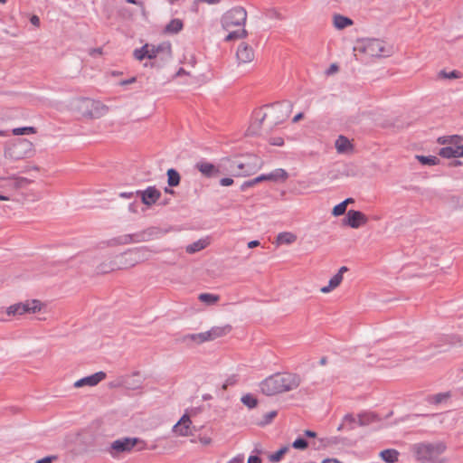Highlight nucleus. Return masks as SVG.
Returning a JSON list of instances; mask_svg holds the SVG:
<instances>
[{
	"instance_id": "b1692460",
	"label": "nucleus",
	"mask_w": 463,
	"mask_h": 463,
	"mask_svg": "<svg viewBox=\"0 0 463 463\" xmlns=\"http://www.w3.org/2000/svg\"><path fill=\"white\" fill-rule=\"evenodd\" d=\"M376 420V415L373 412L364 411L357 415V425L367 426Z\"/></svg>"
},
{
	"instance_id": "37998d69",
	"label": "nucleus",
	"mask_w": 463,
	"mask_h": 463,
	"mask_svg": "<svg viewBox=\"0 0 463 463\" xmlns=\"http://www.w3.org/2000/svg\"><path fill=\"white\" fill-rule=\"evenodd\" d=\"M207 341H211L207 331L196 334V344H202Z\"/></svg>"
},
{
	"instance_id": "de8ad7c7",
	"label": "nucleus",
	"mask_w": 463,
	"mask_h": 463,
	"mask_svg": "<svg viewBox=\"0 0 463 463\" xmlns=\"http://www.w3.org/2000/svg\"><path fill=\"white\" fill-rule=\"evenodd\" d=\"M441 74L444 78L447 79H456L458 77V72L456 71H450L449 73L442 71Z\"/></svg>"
},
{
	"instance_id": "c03bdc74",
	"label": "nucleus",
	"mask_w": 463,
	"mask_h": 463,
	"mask_svg": "<svg viewBox=\"0 0 463 463\" xmlns=\"http://www.w3.org/2000/svg\"><path fill=\"white\" fill-rule=\"evenodd\" d=\"M266 16L269 18V19H281V15L280 14L275 10V9H269L267 11L266 13Z\"/></svg>"
},
{
	"instance_id": "2f4dec72",
	"label": "nucleus",
	"mask_w": 463,
	"mask_h": 463,
	"mask_svg": "<svg viewBox=\"0 0 463 463\" xmlns=\"http://www.w3.org/2000/svg\"><path fill=\"white\" fill-rule=\"evenodd\" d=\"M288 451V447L284 446L280 448L277 452L270 454L269 456V459L272 463H278L281 460V458L284 454H286Z\"/></svg>"
},
{
	"instance_id": "c756f323",
	"label": "nucleus",
	"mask_w": 463,
	"mask_h": 463,
	"mask_svg": "<svg viewBox=\"0 0 463 463\" xmlns=\"http://www.w3.org/2000/svg\"><path fill=\"white\" fill-rule=\"evenodd\" d=\"M296 239L295 234L287 232H280L277 237V241L279 244H290L294 242Z\"/></svg>"
},
{
	"instance_id": "6e6d98bb",
	"label": "nucleus",
	"mask_w": 463,
	"mask_h": 463,
	"mask_svg": "<svg viewBox=\"0 0 463 463\" xmlns=\"http://www.w3.org/2000/svg\"><path fill=\"white\" fill-rule=\"evenodd\" d=\"M195 1L199 2V3H205L208 5H217V4L221 3L222 0H195Z\"/></svg>"
},
{
	"instance_id": "393cba45",
	"label": "nucleus",
	"mask_w": 463,
	"mask_h": 463,
	"mask_svg": "<svg viewBox=\"0 0 463 463\" xmlns=\"http://www.w3.org/2000/svg\"><path fill=\"white\" fill-rule=\"evenodd\" d=\"M333 24H334V26L336 29L342 30V29H345V27H347L349 25H352L353 24V21L350 18L346 17V16H344V15H341V14H335L333 17Z\"/></svg>"
},
{
	"instance_id": "ddd939ff",
	"label": "nucleus",
	"mask_w": 463,
	"mask_h": 463,
	"mask_svg": "<svg viewBox=\"0 0 463 463\" xmlns=\"http://www.w3.org/2000/svg\"><path fill=\"white\" fill-rule=\"evenodd\" d=\"M236 57L239 63H248L254 59V51L248 43H241L237 49Z\"/></svg>"
},
{
	"instance_id": "1a4fd4ad",
	"label": "nucleus",
	"mask_w": 463,
	"mask_h": 463,
	"mask_svg": "<svg viewBox=\"0 0 463 463\" xmlns=\"http://www.w3.org/2000/svg\"><path fill=\"white\" fill-rule=\"evenodd\" d=\"M368 222V218L360 211L349 210L343 220V224L353 229H357Z\"/></svg>"
},
{
	"instance_id": "a211bd4d",
	"label": "nucleus",
	"mask_w": 463,
	"mask_h": 463,
	"mask_svg": "<svg viewBox=\"0 0 463 463\" xmlns=\"http://www.w3.org/2000/svg\"><path fill=\"white\" fill-rule=\"evenodd\" d=\"M335 146L339 154H346L353 150L350 140L345 136H339L335 140Z\"/></svg>"
},
{
	"instance_id": "774afa93",
	"label": "nucleus",
	"mask_w": 463,
	"mask_h": 463,
	"mask_svg": "<svg viewBox=\"0 0 463 463\" xmlns=\"http://www.w3.org/2000/svg\"><path fill=\"white\" fill-rule=\"evenodd\" d=\"M337 70V66L335 64H332L329 70V72L335 71Z\"/></svg>"
},
{
	"instance_id": "69168bd1",
	"label": "nucleus",
	"mask_w": 463,
	"mask_h": 463,
	"mask_svg": "<svg viewBox=\"0 0 463 463\" xmlns=\"http://www.w3.org/2000/svg\"><path fill=\"white\" fill-rule=\"evenodd\" d=\"M346 271H347V268L345 266H343L339 269V270L336 274H341V278L343 279V274Z\"/></svg>"
},
{
	"instance_id": "20e7f679",
	"label": "nucleus",
	"mask_w": 463,
	"mask_h": 463,
	"mask_svg": "<svg viewBox=\"0 0 463 463\" xmlns=\"http://www.w3.org/2000/svg\"><path fill=\"white\" fill-rule=\"evenodd\" d=\"M138 444H141V446L137 449L138 451L146 449V443L144 440L138 438L124 437L111 442L107 451L113 458H116L121 453L130 452L133 448Z\"/></svg>"
},
{
	"instance_id": "9b49d317",
	"label": "nucleus",
	"mask_w": 463,
	"mask_h": 463,
	"mask_svg": "<svg viewBox=\"0 0 463 463\" xmlns=\"http://www.w3.org/2000/svg\"><path fill=\"white\" fill-rule=\"evenodd\" d=\"M136 194L141 196L142 203L147 206L156 203L161 196L160 191L155 186H148L145 190H137Z\"/></svg>"
},
{
	"instance_id": "6ab92c4d",
	"label": "nucleus",
	"mask_w": 463,
	"mask_h": 463,
	"mask_svg": "<svg viewBox=\"0 0 463 463\" xmlns=\"http://www.w3.org/2000/svg\"><path fill=\"white\" fill-rule=\"evenodd\" d=\"M196 168L205 176L211 177L218 174V169L209 162L201 161L196 164Z\"/></svg>"
},
{
	"instance_id": "a18cd8bd",
	"label": "nucleus",
	"mask_w": 463,
	"mask_h": 463,
	"mask_svg": "<svg viewBox=\"0 0 463 463\" xmlns=\"http://www.w3.org/2000/svg\"><path fill=\"white\" fill-rule=\"evenodd\" d=\"M449 396L448 393H438L433 397L434 403H439Z\"/></svg>"
},
{
	"instance_id": "c9c22d12",
	"label": "nucleus",
	"mask_w": 463,
	"mask_h": 463,
	"mask_svg": "<svg viewBox=\"0 0 463 463\" xmlns=\"http://www.w3.org/2000/svg\"><path fill=\"white\" fill-rule=\"evenodd\" d=\"M416 158L423 165H435L439 159L438 157L436 156H417Z\"/></svg>"
},
{
	"instance_id": "4d7b16f0",
	"label": "nucleus",
	"mask_w": 463,
	"mask_h": 463,
	"mask_svg": "<svg viewBox=\"0 0 463 463\" xmlns=\"http://www.w3.org/2000/svg\"><path fill=\"white\" fill-rule=\"evenodd\" d=\"M30 22L35 26L40 25V19L37 15H33L30 19Z\"/></svg>"
},
{
	"instance_id": "864d4df0",
	"label": "nucleus",
	"mask_w": 463,
	"mask_h": 463,
	"mask_svg": "<svg viewBox=\"0 0 463 463\" xmlns=\"http://www.w3.org/2000/svg\"><path fill=\"white\" fill-rule=\"evenodd\" d=\"M134 195L133 192H122L119 194V196L124 199H130Z\"/></svg>"
},
{
	"instance_id": "aec40b11",
	"label": "nucleus",
	"mask_w": 463,
	"mask_h": 463,
	"mask_svg": "<svg viewBox=\"0 0 463 463\" xmlns=\"http://www.w3.org/2000/svg\"><path fill=\"white\" fill-rule=\"evenodd\" d=\"M270 113L269 110L265 109V107L262 109H258L254 110L252 115V127L260 128L265 118H269Z\"/></svg>"
},
{
	"instance_id": "bb28decb",
	"label": "nucleus",
	"mask_w": 463,
	"mask_h": 463,
	"mask_svg": "<svg viewBox=\"0 0 463 463\" xmlns=\"http://www.w3.org/2000/svg\"><path fill=\"white\" fill-rule=\"evenodd\" d=\"M342 278H341V274H335L330 279H329V282H328V285L327 286H325L323 288H321V292L322 293H329L331 292L333 289H335V288H337L340 283L342 282Z\"/></svg>"
},
{
	"instance_id": "09e8293b",
	"label": "nucleus",
	"mask_w": 463,
	"mask_h": 463,
	"mask_svg": "<svg viewBox=\"0 0 463 463\" xmlns=\"http://www.w3.org/2000/svg\"><path fill=\"white\" fill-rule=\"evenodd\" d=\"M232 184H233V179L230 178V177H224L220 180V184L222 186H229V185H232Z\"/></svg>"
},
{
	"instance_id": "052dcab7",
	"label": "nucleus",
	"mask_w": 463,
	"mask_h": 463,
	"mask_svg": "<svg viewBox=\"0 0 463 463\" xmlns=\"http://www.w3.org/2000/svg\"><path fill=\"white\" fill-rule=\"evenodd\" d=\"M305 435L309 438H315L317 436V433L313 430H306Z\"/></svg>"
},
{
	"instance_id": "a878e982",
	"label": "nucleus",
	"mask_w": 463,
	"mask_h": 463,
	"mask_svg": "<svg viewBox=\"0 0 463 463\" xmlns=\"http://www.w3.org/2000/svg\"><path fill=\"white\" fill-rule=\"evenodd\" d=\"M380 457L387 463H395L398 461L399 452L393 449H387L381 451Z\"/></svg>"
},
{
	"instance_id": "680f3d73",
	"label": "nucleus",
	"mask_w": 463,
	"mask_h": 463,
	"mask_svg": "<svg viewBox=\"0 0 463 463\" xmlns=\"http://www.w3.org/2000/svg\"><path fill=\"white\" fill-rule=\"evenodd\" d=\"M322 463H342L335 458H326L322 461Z\"/></svg>"
},
{
	"instance_id": "dca6fc26",
	"label": "nucleus",
	"mask_w": 463,
	"mask_h": 463,
	"mask_svg": "<svg viewBox=\"0 0 463 463\" xmlns=\"http://www.w3.org/2000/svg\"><path fill=\"white\" fill-rule=\"evenodd\" d=\"M439 156L444 158H457L463 156V145L462 146H448L439 150Z\"/></svg>"
},
{
	"instance_id": "e2e57ef3",
	"label": "nucleus",
	"mask_w": 463,
	"mask_h": 463,
	"mask_svg": "<svg viewBox=\"0 0 463 463\" xmlns=\"http://www.w3.org/2000/svg\"><path fill=\"white\" fill-rule=\"evenodd\" d=\"M303 118V113H298L297 114L294 118H293V122L294 123H297L299 119H301Z\"/></svg>"
},
{
	"instance_id": "412c9836",
	"label": "nucleus",
	"mask_w": 463,
	"mask_h": 463,
	"mask_svg": "<svg viewBox=\"0 0 463 463\" xmlns=\"http://www.w3.org/2000/svg\"><path fill=\"white\" fill-rule=\"evenodd\" d=\"M232 327L229 325H225L222 326H213L210 330H208V335L210 337V340H214L218 337L226 335L228 333H230Z\"/></svg>"
},
{
	"instance_id": "0e129e2a",
	"label": "nucleus",
	"mask_w": 463,
	"mask_h": 463,
	"mask_svg": "<svg viewBox=\"0 0 463 463\" xmlns=\"http://www.w3.org/2000/svg\"><path fill=\"white\" fill-rule=\"evenodd\" d=\"M184 74H188V73H187V72H186L183 68H180V69L177 71V72H176L175 76H176V77H179V76H182V75H184Z\"/></svg>"
},
{
	"instance_id": "f257e3e1",
	"label": "nucleus",
	"mask_w": 463,
	"mask_h": 463,
	"mask_svg": "<svg viewBox=\"0 0 463 463\" xmlns=\"http://www.w3.org/2000/svg\"><path fill=\"white\" fill-rule=\"evenodd\" d=\"M300 384V377L295 373H275L260 383V392L272 396L298 388Z\"/></svg>"
},
{
	"instance_id": "f8f14e48",
	"label": "nucleus",
	"mask_w": 463,
	"mask_h": 463,
	"mask_svg": "<svg viewBox=\"0 0 463 463\" xmlns=\"http://www.w3.org/2000/svg\"><path fill=\"white\" fill-rule=\"evenodd\" d=\"M28 184V180L24 177L10 175L7 177H0V187L7 190H15Z\"/></svg>"
},
{
	"instance_id": "5fc2aeb1",
	"label": "nucleus",
	"mask_w": 463,
	"mask_h": 463,
	"mask_svg": "<svg viewBox=\"0 0 463 463\" xmlns=\"http://www.w3.org/2000/svg\"><path fill=\"white\" fill-rule=\"evenodd\" d=\"M248 463H261V460L258 456H250Z\"/></svg>"
},
{
	"instance_id": "cd10ccee",
	"label": "nucleus",
	"mask_w": 463,
	"mask_h": 463,
	"mask_svg": "<svg viewBox=\"0 0 463 463\" xmlns=\"http://www.w3.org/2000/svg\"><path fill=\"white\" fill-rule=\"evenodd\" d=\"M183 28V23L179 19H173L165 26V32L168 33H177Z\"/></svg>"
},
{
	"instance_id": "4c0bfd02",
	"label": "nucleus",
	"mask_w": 463,
	"mask_h": 463,
	"mask_svg": "<svg viewBox=\"0 0 463 463\" xmlns=\"http://www.w3.org/2000/svg\"><path fill=\"white\" fill-rule=\"evenodd\" d=\"M143 251L142 249H136L134 250H131L129 252H126L122 258H125L126 260L129 258L131 260L138 261L140 259V253Z\"/></svg>"
},
{
	"instance_id": "79ce46f5",
	"label": "nucleus",
	"mask_w": 463,
	"mask_h": 463,
	"mask_svg": "<svg viewBox=\"0 0 463 463\" xmlns=\"http://www.w3.org/2000/svg\"><path fill=\"white\" fill-rule=\"evenodd\" d=\"M277 416V411H269L267 412L264 416H263V420H261L260 422V425H267L269 423L271 422V420Z\"/></svg>"
},
{
	"instance_id": "473e14b6",
	"label": "nucleus",
	"mask_w": 463,
	"mask_h": 463,
	"mask_svg": "<svg viewBox=\"0 0 463 463\" xmlns=\"http://www.w3.org/2000/svg\"><path fill=\"white\" fill-rule=\"evenodd\" d=\"M262 181H266V177L263 175H260L259 176H257L256 178H253L251 180H248V181H245L241 185V191H245L246 189H248L249 187H251L257 184H259L260 182H262Z\"/></svg>"
},
{
	"instance_id": "ea45409f",
	"label": "nucleus",
	"mask_w": 463,
	"mask_h": 463,
	"mask_svg": "<svg viewBox=\"0 0 463 463\" xmlns=\"http://www.w3.org/2000/svg\"><path fill=\"white\" fill-rule=\"evenodd\" d=\"M308 446V443L306 439H302V438H298L293 443H292V447L296 449H307Z\"/></svg>"
},
{
	"instance_id": "4be33fe9",
	"label": "nucleus",
	"mask_w": 463,
	"mask_h": 463,
	"mask_svg": "<svg viewBox=\"0 0 463 463\" xmlns=\"http://www.w3.org/2000/svg\"><path fill=\"white\" fill-rule=\"evenodd\" d=\"M264 175L266 177V181L273 182L285 181L288 177V175L286 172V170L282 168H277L269 174H264Z\"/></svg>"
},
{
	"instance_id": "603ef678",
	"label": "nucleus",
	"mask_w": 463,
	"mask_h": 463,
	"mask_svg": "<svg viewBox=\"0 0 463 463\" xmlns=\"http://www.w3.org/2000/svg\"><path fill=\"white\" fill-rule=\"evenodd\" d=\"M244 459V457L242 455H238L232 458L229 463H242Z\"/></svg>"
},
{
	"instance_id": "338daca9",
	"label": "nucleus",
	"mask_w": 463,
	"mask_h": 463,
	"mask_svg": "<svg viewBox=\"0 0 463 463\" xmlns=\"http://www.w3.org/2000/svg\"><path fill=\"white\" fill-rule=\"evenodd\" d=\"M342 203H345V205L347 207V205H348L349 203H354V199H353V198H347V199H345V201H343Z\"/></svg>"
},
{
	"instance_id": "6e6552de",
	"label": "nucleus",
	"mask_w": 463,
	"mask_h": 463,
	"mask_svg": "<svg viewBox=\"0 0 463 463\" xmlns=\"http://www.w3.org/2000/svg\"><path fill=\"white\" fill-rule=\"evenodd\" d=\"M40 308V302L38 300H32L10 306L6 310V314L8 316H21L25 313H35Z\"/></svg>"
},
{
	"instance_id": "8fccbe9b",
	"label": "nucleus",
	"mask_w": 463,
	"mask_h": 463,
	"mask_svg": "<svg viewBox=\"0 0 463 463\" xmlns=\"http://www.w3.org/2000/svg\"><path fill=\"white\" fill-rule=\"evenodd\" d=\"M184 342H194L196 341V334H189L184 336Z\"/></svg>"
},
{
	"instance_id": "3c124183",
	"label": "nucleus",
	"mask_w": 463,
	"mask_h": 463,
	"mask_svg": "<svg viewBox=\"0 0 463 463\" xmlns=\"http://www.w3.org/2000/svg\"><path fill=\"white\" fill-rule=\"evenodd\" d=\"M53 459H55V457H45L43 458L38 459L36 463H52Z\"/></svg>"
},
{
	"instance_id": "7ed1b4c3",
	"label": "nucleus",
	"mask_w": 463,
	"mask_h": 463,
	"mask_svg": "<svg viewBox=\"0 0 463 463\" xmlns=\"http://www.w3.org/2000/svg\"><path fill=\"white\" fill-rule=\"evenodd\" d=\"M446 449L443 441L419 442L411 446V451L419 463H445L442 454Z\"/></svg>"
},
{
	"instance_id": "49530a36",
	"label": "nucleus",
	"mask_w": 463,
	"mask_h": 463,
	"mask_svg": "<svg viewBox=\"0 0 463 463\" xmlns=\"http://www.w3.org/2000/svg\"><path fill=\"white\" fill-rule=\"evenodd\" d=\"M270 144L277 146H281L284 145V140L282 137H273L270 141Z\"/></svg>"
},
{
	"instance_id": "39448f33",
	"label": "nucleus",
	"mask_w": 463,
	"mask_h": 463,
	"mask_svg": "<svg viewBox=\"0 0 463 463\" xmlns=\"http://www.w3.org/2000/svg\"><path fill=\"white\" fill-rule=\"evenodd\" d=\"M78 109L80 114L87 118H98L104 116L108 108L100 101L88 98H82L77 100Z\"/></svg>"
},
{
	"instance_id": "f03ea898",
	"label": "nucleus",
	"mask_w": 463,
	"mask_h": 463,
	"mask_svg": "<svg viewBox=\"0 0 463 463\" xmlns=\"http://www.w3.org/2000/svg\"><path fill=\"white\" fill-rule=\"evenodd\" d=\"M247 20V12L241 6H235L226 11L221 17V25L225 31H230L232 27H241L238 30L230 32L225 37L226 42L247 37L248 32L244 28Z\"/></svg>"
},
{
	"instance_id": "72a5a7b5",
	"label": "nucleus",
	"mask_w": 463,
	"mask_h": 463,
	"mask_svg": "<svg viewBox=\"0 0 463 463\" xmlns=\"http://www.w3.org/2000/svg\"><path fill=\"white\" fill-rule=\"evenodd\" d=\"M241 402L250 409H253L258 404V400L251 394H245L241 399Z\"/></svg>"
},
{
	"instance_id": "7c9ffc66",
	"label": "nucleus",
	"mask_w": 463,
	"mask_h": 463,
	"mask_svg": "<svg viewBox=\"0 0 463 463\" xmlns=\"http://www.w3.org/2000/svg\"><path fill=\"white\" fill-rule=\"evenodd\" d=\"M198 298L206 305H213L219 300V296L211 293H202Z\"/></svg>"
},
{
	"instance_id": "13d9d810",
	"label": "nucleus",
	"mask_w": 463,
	"mask_h": 463,
	"mask_svg": "<svg viewBox=\"0 0 463 463\" xmlns=\"http://www.w3.org/2000/svg\"><path fill=\"white\" fill-rule=\"evenodd\" d=\"M135 81H136V78H135V77H132V78H130V79H128V80H122V81L120 82V85L124 86V85H128V84L133 83V82H135Z\"/></svg>"
},
{
	"instance_id": "f3484780",
	"label": "nucleus",
	"mask_w": 463,
	"mask_h": 463,
	"mask_svg": "<svg viewBox=\"0 0 463 463\" xmlns=\"http://www.w3.org/2000/svg\"><path fill=\"white\" fill-rule=\"evenodd\" d=\"M190 424L191 420L189 416L184 415L179 421L175 424L174 431L179 434L180 436H188L190 434Z\"/></svg>"
},
{
	"instance_id": "4468645a",
	"label": "nucleus",
	"mask_w": 463,
	"mask_h": 463,
	"mask_svg": "<svg viewBox=\"0 0 463 463\" xmlns=\"http://www.w3.org/2000/svg\"><path fill=\"white\" fill-rule=\"evenodd\" d=\"M106 377V373L104 372H98L91 375L83 377L74 383V387L80 388L82 386H95Z\"/></svg>"
},
{
	"instance_id": "0eeeda50",
	"label": "nucleus",
	"mask_w": 463,
	"mask_h": 463,
	"mask_svg": "<svg viewBox=\"0 0 463 463\" xmlns=\"http://www.w3.org/2000/svg\"><path fill=\"white\" fill-rule=\"evenodd\" d=\"M364 52L372 57L389 56L391 49L386 48L383 42L378 39L367 40L364 44Z\"/></svg>"
},
{
	"instance_id": "58836bf2",
	"label": "nucleus",
	"mask_w": 463,
	"mask_h": 463,
	"mask_svg": "<svg viewBox=\"0 0 463 463\" xmlns=\"http://www.w3.org/2000/svg\"><path fill=\"white\" fill-rule=\"evenodd\" d=\"M35 133V129L33 127L16 128L13 129V134L15 136L27 135Z\"/></svg>"
},
{
	"instance_id": "5701e85b",
	"label": "nucleus",
	"mask_w": 463,
	"mask_h": 463,
	"mask_svg": "<svg viewBox=\"0 0 463 463\" xmlns=\"http://www.w3.org/2000/svg\"><path fill=\"white\" fill-rule=\"evenodd\" d=\"M208 244H209L208 238L200 239V240L187 245L185 248V250L187 253L193 254V253H195L197 251L203 250L204 248H206L208 246Z\"/></svg>"
},
{
	"instance_id": "9d476101",
	"label": "nucleus",
	"mask_w": 463,
	"mask_h": 463,
	"mask_svg": "<svg viewBox=\"0 0 463 463\" xmlns=\"http://www.w3.org/2000/svg\"><path fill=\"white\" fill-rule=\"evenodd\" d=\"M161 56V59H170L171 58V45L170 43H164L158 44L157 46L149 44V48L147 49L146 59L154 60Z\"/></svg>"
},
{
	"instance_id": "423d86ee",
	"label": "nucleus",
	"mask_w": 463,
	"mask_h": 463,
	"mask_svg": "<svg viewBox=\"0 0 463 463\" xmlns=\"http://www.w3.org/2000/svg\"><path fill=\"white\" fill-rule=\"evenodd\" d=\"M293 105L288 100L276 102L271 105H266L265 109L270 113V125L276 126L283 122L290 114Z\"/></svg>"
},
{
	"instance_id": "bf43d9fd",
	"label": "nucleus",
	"mask_w": 463,
	"mask_h": 463,
	"mask_svg": "<svg viewBox=\"0 0 463 463\" xmlns=\"http://www.w3.org/2000/svg\"><path fill=\"white\" fill-rule=\"evenodd\" d=\"M259 245H260L259 241H250V242H248V248H250V249L255 248Z\"/></svg>"
},
{
	"instance_id": "f704fd0d",
	"label": "nucleus",
	"mask_w": 463,
	"mask_h": 463,
	"mask_svg": "<svg viewBox=\"0 0 463 463\" xmlns=\"http://www.w3.org/2000/svg\"><path fill=\"white\" fill-rule=\"evenodd\" d=\"M149 48V44L146 43L141 48L136 49L133 52V56L137 61H142L146 58L147 49Z\"/></svg>"
},
{
	"instance_id": "c85d7f7f",
	"label": "nucleus",
	"mask_w": 463,
	"mask_h": 463,
	"mask_svg": "<svg viewBox=\"0 0 463 463\" xmlns=\"http://www.w3.org/2000/svg\"><path fill=\"white\" fill-rule=\"evenodd\" d=\"M167 183L171 187L177 186L180 183V175L174 168L167 170Z\"/></svg>"
},
{
	"instance_id": "a19ab883",
	"label": "nucleus",
	"mask_w": 463,
	"mask_h": 463,
	"mask_svg": "<svg viewBox=\"0 0 463 463\" xmlns=\"http://www.w3.org/2000/svg\"><path fill=\"white\" fill-rule=\"evenodd\" d=\"M345 211H346V206L345 205V203H340L333 208L332 213L335 216H340V215H343L345 213Z\"/></svg>"
},
{
	"instance_id": "2eb2a0df",
	"label": "nucleus",
	"mask_w": 463,
	"mask_h": 463,
	"mask_svg": "<svg viewBox=\"0 0 463 463\" xmlns=\"http://www.w3.org/2000/svg\"><path fill=\"white\" fill-rule=\"evenodd\" d=\"M229 170L234 176H247L252 173V167L241 162H231Z\"/></svg>"
},
{
	"instance_id": "e433bc0d",
	"label": "nucleus",
	"mask_w": 463,
	"mask_h": 463,
	"mask_svg": "<svg viewBox=\"0 0 463 463\" xmlns=\"http://www.w3.org/2000/svg\"><path fill=\"white\" fill-rule=\"evenodd\" d=\"M343 421L348 424V429L353 430L354 429L355 425H357V417L354 416L351 413L345 414Z\"/></svg>"
}]
</instances>
